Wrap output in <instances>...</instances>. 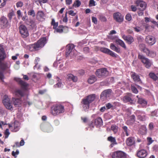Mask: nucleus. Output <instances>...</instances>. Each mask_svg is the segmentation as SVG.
<instances>
[{
  "instance_id": "f257e3e1",
  "label": "nucleus",
  "mask_w": 158,
  "mask_h": 158,
  "mask_svg": "<svg viewBox=\"0 0 158 158\" xmlns=\"http://www.w3.org/2000/svg\"><path fill=\"white\" fill-rule=\"evenodd\" d=\"M46 43V39L45 37L39 40L37 43L28 46L29 50L31 51L37 50L39 48L43 47Z\"/></svg>"
},
{
  "instance_id": "f03ea898",
  "label": "nucleus",
  "mask_w": 158,
  "mask_h": 158,
  "mask_svg": "<svg viewBox=\"0 0 158 158\" xmlns=\"http://www.w3.org/2000/svg\"><path fill=\"white\" fill-rule=\"evenodd\" d=\"M74 46L73 44H69L66 46V55L68 56L70 55L72 58H74L77 55V51L74 49Z\"/></svg>"
},
{
  "instance_id": "7ed1b4c3",
  "label": "nucleus",
  "mask_w": 158,
  "mask_h": 158,
  "mask_svg": "<svg viewBox=\"0 0 158 158\" xmlns=\"http://www.w3.org/2000/svg\"><path fill=\"white\" fill-rule=\"evenodd\" d=\"M2 103L5 107L7 109L11 111L13 110L12 104L10 98L7 95L4 96Z\"/></svg>"
},
{
  "instance_id": "20e7f679",
  "label": "nucleus",
  "mask_w": 158,
  "mask_h": 158,
  "mask_svg": "<svg viewBox=\"0 0 158 158\" xmlns=\"http://www.w3.org/2000/svg\"><path fill=\"white\" fill-rule=\"evenodd\" d=\"M64 111V107L61 105H57L54 106L52 109L51 113L54 116H56Z\"/></svg>"
},
{
  "instance_id": "39448f33",
  "label": "nucleus",
  "mask_w": 158,
  "mask_h": 158,
  "mask_svg": "<svg viewBox=\"0 0 158 158\" xmlns=\"http://www.w3.org/2000/svg\"><path fill=\"white\" fill-rule=\"evenodd\" d=\"M138 58L141 60L142 63L145 65V67L149 68L151 66L152 63L148 59L141 55H139Z\"/></svg>"
},
{
  "instance_id": "423d86ee",
  "label": "nucleus",
  "mask_w": 158,
  "mask_h": 158,
  "mask_svg": "<svg viewBox=\"0 0 158 158\" xmlns=\"http://www.w3.org/2000/svg\"><path fill=\"white\" fill-rule=\"evenodd\" d=\"M10 25L7 18L4 16L0 18V27L2 28L9 27Z\"/></svg>"
},
{
  "instance_id": "0eeeda50",
  "label": "nucleus",
  "mask_w": 158,
  "mask_h": 158,
  "mask_svg": "<svg viewBox=\"0 0 158 158\" xmlns=\"http://www.w3.org/2000/svg\"><path fill=\"white\" fill-rule=\"evenodd\" d=\"M108 74V71L106 68H103L97 69L96 72V75L98 77H106Z\"/></svg>"
},
{
  "instance_id": "6e6552de",
  "label": "nucleus",
  "mask_w": 158,
  "mask_h": 158,
  "mask_svg": "<svg viewBox=\"0 0 158 158\" xmlns=\"http://www.w3.org/2000/svg\"><path fill=\"white\" fill-rule=\"evenodd\" d=\"M19 32L23 37H26L29 35L28 31L26 26L24 25H21L19 28Z\"/></svg>"
},
{
  "instance_id": "1a4fd4ad",
  "label": "nucleus",
  "mask_w": 158,
  "mask_h": 158,
  "mask_svg": "<svg viewBox=\"0 0 158 158\" xmlns=\"http://www.w3.org/2000/svg\"><path fill=\"white\" fill-rule=\"evenodd\" d=\"M11 65V64L10 62L2 63L0 64L1 68L3 70L6 71L7 73L10 74V69Z\"/></svg>"
},
{
  "instance_id": "9d476101",
  "label": "nucleus",
  "mask_w": 158,
  "mask_h": 158,
  "mask_svg": "<svg viewBox=\"0 0 158 158\" xmlns=\"http://www.w3.org/2000/svg\"><path fill=\"white\" fill-rule=\"evenodd\" d=\"M112 158H126V154L121 151L114 152L112 153Z\"/></svg>"
},
{
  "instance_id": "9b49d317",
  "label": "nucleus",
  "mask_w": 158,
  "mask_h": 158,
  "mask_svg": "<svg viewBox=\"0 0 158 158\" xmlns=\"http://www.w3.org/2000/svg\"><path fill=\"white\" fill-rule=\"evenodd\" d=\"M135 114L136 115L138 119L140 121H144L146 119L145 113L143 111L137 110L135 112Z\"/></svg>"
},
{
  "instance_id": "f8f14e48",
  "label": "nucleus",
  "mask_w": 158,
  "mask_h": 158,
  "mask_svg": "<svg viewBox=\"0 0 158 158\" xmlns=\"http://www.w3.org/2000/svg\"><path fill=\"white\" fill-rule=\"evenodd\" d=\"M113 16L114 20L118 22H121L123 20V16L119 12L114 13Z\"/></svg>"
},
{
  "instance_id": "ddd939ff",
  "label": "nucleus",
  "mask_w": 158,
  "mask_h": 158,
  "mask_svg": "<svg viewBox=\"0 0 158 158\" xmlns=\"http://www.w3.org/2000/svg\"><path fill=\"white\" fill-rule=\"evenodd\" d=\"M146 41L149 45H152L156 42V40L155 38L151 35H148L146 38Z\"/></svg>"
},
{
  "instance_id": "4468645a",
  "label": "nucleus",
  "mask_w": 158,
  "mask_h": 158,
  "mask_svg": "<svg viewBox=\"0 0 158 158\" xmlns=\"http://www.w3.org/2000/svg\"><path fill=\"white\" fill-rule=\"evenodd\" d=\"M112 92V90L110 89H107L103 91L101 94V98L102 99H105L110 96Z\"/></svg>"
},
{
  "instance_id": "2eb2a0df",
  "label": "nucleus",
  "mask_w": 158,
  "mask_h": 158,
  "mask_svg": "<svg viewBox=\"0 0 158 158\" xmlns=\"http://www.w3.org/2000/svg\"><path fill=\"white\" fill-rule=\"evenodd\" d=\"M136 155L139 158H144L147 155L146 151L144 149L139 150L137 151Z\"/></svg>"
},
{
  "instance_id": "dca6fc26",
  "label": "nucleus",
  "mask_w": 158,
  "mask_h": 158,
  "mask_svg": "<svg viewBox=\"0 0 158 158\" xmlns=\"http://www.w3.org/2000/svg\"><path fill=\"white\" fill-rule=\"evenodd\" d=\"M100 50L101 52L109 54L112 56L115 57L116 56V54L114 52L107 48H100Z\"/></svg>"
},
{
  "instance_id": "f3484780",
  "label": "nucleus",
  "mask_w": 158,
  "mask_h": 158,
  "mask_svg": "<svg viewBox=\"0 0 158 158\" xmlns=\"http://www.w3.org/2000/svg\"><path fill=\"white\" fill-rule=\"evenodd\" d=\"M81 103L83 105V107L84 110H86L89 108V104L90 103L86 98L82 99Z\"/></svg>"
},
{
  "instance_id": "a211bd4d",
  "label": "nucleus",
  "mask_w": 158,
  "mask_h": 158,
  "mask_svg": "<svg viewBox=\"0 0 158 158\" xmlns=\"http://www.w3.org/2000/svg\"><path fill=\"white\" fill-rule=\"evenodd\" d=\"M132 94H131L129 93L124 97L123 98V101L125 103L130 102V103H132Z\"/></svg>"
},
{
  "instance_id": "6ab92c4d",
  "label": "nucleus",
  "mask_w": 158,
  "mask_h": 158,
  "mask_svg": "<svg viewBox=\"0 0 158 158\" xmlns=\"http://www.w3.org/2000/svg\"><path fill=\"white\" fill-rule=\"evenodd\" d=\"M122 38L129 44H131L134 41L133 38L130 35H123L122 36Z\"/></svg>"
},
{
  "instance_id": "aec40b11",
  "label": "nucleus",
  "mask_w": 158,
  "mask_h": 158,
  "mask_svg": "<svg viewBox=\"0 0 158 158\" xmlns=\"http://www.w3.org/2000/svg\"><path fill=\"white\" fill-rule=\"evenodd\" d=\"M15 80L21 85L22 88L24 89H26L27 84L25 82L22 81L20 78L17 77L15 78Z\"/></svg>"
},
{
  "instance_id": "412c9836",
  "label": "nucleus",
  "mask_w": 158,
  "mask_h": 158,
  "mask_svg": "<svg viewBox=\"0 0 158 158\" xmlns=\"http://www.w3.org/2000/svg\"><path fill=\"white\" fill-rule=\"evenodd\" d=\"M45 16L42 11H39L37 15V19L40 21H44L45 19Z\"/></svg>"
},
{
  "instance_id": "4be33fe9",
  "label": "nucleus",
  "mask_w": 158,
  "mask_h": 158,
  "mask_svg": "<svg viewBox=\"0 0 158 158\" xmlns=\"http://www.w3.org/2000/svg\"><path fill=\"white\" fill-rule=\"evenodd\" d=\"M135 4L138 6H140L144 10L145 8V3L144 1L141 0H138L135 2Z\"/></svg>"
},
{
  "instance_id": "5701e85b",
  "label": "nucleus",
  "mask_w": 158,
  "mask_h": 158,
  "mask_svg": "<svg viewBox=\"0 0 158 158\" xmlns=\"http://www.w3.org/2000/svg\"><path fill=\"white\" fill-rule=\"evenodd\" d=\"M20 124L19 123L18 121H15L13 126L11 127H10V128L13 127L14 128V129L12 130V131L13 132H15L18 131L19 129V126Z\"/></svg>"
},
{
  "instance_id": "b1692460",
  "label": "nucleus",
  "mask_w": 158,
  "mask_h": 158,
  "mask_svg": "<svg viewBox=\"0 0 158 158\" xmlns=\"http://www.w3.org/2000/svg\"><path fill=\"white\" fill-rule=\"evenodd\" d=\"M56 79L57 81V83L54 85L53 87L54 88H62L63 86V84L62 83L61 79L58 77H56Z\"/></svg>"
},
{
  "instance_id": "393cba45",
  "label": "nucleus",
  "mask_w": 158,
  "mask_h": 158,
  "mask_svg": "<svg viewBox=\"0 0 158 158\" xmlns=\"http://www.w3.org/2000/svg\"><path fill=\"white\" fill-rule=\"evenodd\" d=\"M12 101L13 102L14 106L15 107H19L22 103L20 100L14 98H12Z\"/></svg>"
},
{
  "instance_id": "a878e982",
  "label": "nucleus",
  "mask_w": 158,
  "mask_h": 158,
  "mask_svg": "<svg viewBox=\"0 0 158 158\" xmlns=\"http://www.w3.org/2000/svg\"><path fill=\"white\" fill-rule=\"evenodd\" d=\"M139 133L141 135H145L147 133V129L144 125H142L140 127Z\"/></svg>"
},
{
  "instance_id": "bb28decb",
  "label": "nucleus",
  "mask_w": 158,
  "mask_h": 158,
  "mask_svg": "<svg viewBox=\"0 0 158 158\" xmlns=\"http://www.w3.org/2000/svg\"><path fill=\"white\" fill-rule=\"evenodd\" d=\"M115 41L116 43L119 45L121 46L124 49H126V46L125 44V43L123 41L120 39L117 38L115 40Z\"/></svg>"
},
{
  "instance_id": "cd10ccee",
  "label": "nucleus",
  "mask_w": 158,
  "mask_h": 158,
  "mask_svg": "<svg viewBox=\"0 0 158 158\" xmlns=\"http://www.w3.org/2000/svg\"><path fill=\"white\" fill-rule=\"evenodd\" d=\"M126 142L128 146H131L135 143L134 139L133 137H129L127 139Z\"/></svg>"
},
{
  "instance_id": "c85d7f7f",
  "label": "nucleus",
  "mask_w": 158,
  "mask_h": 158,
  "mask_svg": "<svg viewBox=\"0 0 158 158\" xmlns=\"http://www.w3.org/2000/svg\"><path fill=\"white\" fill-rule=\"evenodd\" d=\"M139 47L148 56V54H149L150 52V51L148 48H146L145 45L144 44H141L139 45Z\"/></svg>"
},
{
  "instance_id": "c756f323",
  "label": "nucleus",
  "mask_w": 158,
  "mask_h": 158,
  "mask_svg": "<svg viewBox=\"0 0 158 158\" xmlns=\"http://www.w3.org/2000/svg\"><path fill=\"white\" fill-rule=\"evenodd\" d=\"M131 76L135 82H138L140 81L139 76L135 73H132Z\"/></svg>"
},
{
  "instance_id": "7c9ffc66",
  "label": "nucleus",
  "mask_w": 158,
  "mask_h": 158,
  "mask_svg": "<svg viewBox=\"0 0 158 158\" xmlns=\"http://www.w3.org/2000/svg\"><path fill=\"white\" fill-rule=\"evenodd\" d=\"M110 48L112 50L115 51L117 53L120 52V49L119 48L116 47L114 44L113 43H111L110 44Z\"/></svg>"
},
{
  "instance_id": "2f4dec72",
  "label": "nucleus",
  "mask_w": 158,
  "mask_h": 158,
  "mask_svg": "<svg viewBox=\"0 0 158 158\" xmlns=\"http://www.w3.org/2000/svg\"><path fill=\"white\" fill-rule=\"evenodd\" d=\"M135 120V116L134 115H132L129 117V119L127 121V123L128 124H133Z\"/></svg>"
},
{
  "instance_id": "473e14b6",
  "label": "nucleus",
  "mask_w": 158,
  "mask_h": 158,
  "mask_svg": "<svg viewBox=\"0 0 158 158\" xmlns=\"http://www.w3.org/2000/svg\"><path fill=\"white\" fill-rule=\"evenodd\" d=\"M94 123L97 127H99L102 124V121L100 118H98L95 119L94 121Z\"/></svg>"
},
{
  "instance_id": "72a5a7b5",
  "label": "nucleus",
  "mask_w": 158,
  "mask_h": 158,
  "mask_svg": "<svg viewBox=\"0 0 158 158\" xmlns=\"http://www.w3.org/2000/svg\"><path fill=\"white\" fill-rule=\"evenodd\" d=\"M108 140L112 143L110 145V147H112L114 145L116 144H117L115 138L112 136H110L108 137Z\"/></svg>"
},
{
  "instance_id": "f704fd0d",
  "label": "nucleus",
  "mask_w": 158,
  "mask_h": 158,
  "mask_svg": "<svg viewBox=\"0 0 158 158\" xmlns=\"http://www.w3.org/2000/svg\"><path fill=\"white\" fill-rule=\"evenodd\" d=\"M138 102L139 104H141L143 107L145 106L147 104V101L142 98H139Z\"/></svg>"
},
{
  "instance_id": "c9c22d12",
  "label": "nucleus",
  "mask_w": 158,
  "mask_h": 158,
  "mask_svg": "<svg viewBox=\"0 0 158 158\" xmlns=\"http://www.w3.org/2000/svg\"><path fill=\"white\" fill-rule=\"evenodd\" d=\"M22 20L23 21H25L26 24L31 25L34 23V21L33 20H31L29 22H28V19L27 16V15H24L22 17Z\"/></svg>"
},
{
  "instance_id": "e433bc0d",
  "label": "nucleus",
  "mask_w": 158,
  "mask_h": 158,
  "mask_svg": "<svg viewBox=\"0 0 158 158\" xmlns=\"http://www.w3.org/2000/svg\"><path fill=\"white\" fill-rule=\"evenodd\" d=\"M14 94L18 97H22L24 95V93L20 90L16 89L15 91Z\"/></svg>"
},
{
  "instance_id": "4c0bfd02",
  "label": "nucleus",
  "mask_w": 158,
  "mask_h": 158,
  "mask_svg": "<svg viewBox=\"0 0 158 158\" xmlns=\"http://www.w3.org/2000/svg\"><path fill=\"white\" fill-rule=\"evenodd\" d=\"M96 81V78L94 75L90 76L88 79V81L89 84H92Z\"/></svg>"
},
{
  "instance_id": "58836bf2",
  "label": "nucleus",
  "mask_w": 158,
  "mask_h": 158,
  "mask_svg": "<svg viewBox=\"0 0 158 158\" xmlns=\"http://www.w3.org/2000/svg\"><path fill=\"white\" fill-rule=\"evenodd\" d=\"M5 56V52L2 46L0 45V59H4Z\"/></svg>"
},
{
  "instance_id": "ea45409f",
  "label": "nucleus",
  "mask_w": 158,
  "mask_h": 158,
  "mask_svg": "<svg viewBox=\"0 0 158 158\" xmlns=\"http://www.w3.org/2000/svg\"><path fill=\"white\" fill-rule=\"evenodd\" d=\"M149 76L154 81L157 80L158 77L157 73L155 74L154 73H149Z\"/></svg>"
},
{
  "instance_id": "a19ab883",
  "label": "nucleus",
  "mask_w": 158,
  "mask_h": 158,
  "mask_svg": "<svg viewBox=\"0 0 158 158\" xmlns=\"http://www.w3.org/2000/svg\"><path fill=\"white\" fill-rule=\"evenodd\" d=\"M68 78L69 79H71L74 82H76L77 80V77L74 76L71 74H69L68 75Z\"/></svg>"
},
{
  "instance_id": "79ce46f5",
  "label": "nucleus",
  "mask_w": 158,
  "mask_h": 158,
  "mask_svg": "<svg viewBox=\"0 0 158 158\" xmlns=\"http://www.w3.org/2000/svg\"><path fill=\"white\" fill-rule=\"evenodd\" d=\"M87 100L90 103L93 102L95 98V94H93L88 96V97H86Z\"/></svg>"
},
{
  "instance_id": "37998d69",
  "label": "nucleus",
  "mask_w": 158,
  "mask_h": 158,
  "mask_svg": "<svg viewBox=\"0 0 158 158\" xmlns=\"http://www.w3.org/2000/svg\"><path fill=\"white\" fill-rule=\"evenodd\" d=\"M123 132L127 136H128L129 135V130L128 129L127 127L126 126H123L122 127Z\"/></svg>"
},
{
  "instance_id": "c03bdc74",
  "label": "nucleus",
  "mask_w": 158,
  "mask_h": 158,
  "mask_svg": "<svg viewBox=\"0 0 158 158\" xmlns=\"http://www.w3.org/2000/svg\"><path fill=\"white\" fill-rule=\"evenodd\" d=\"M81 5V2L79 0L75 1L73 4V6H75L76 8L78 7Z\"/></svg>"
},
{
  "instance_id": "a18cd8bd",
  "label": "nucleus",
  "mask_w": 158,
  "mask_h": 158,
  "mask_svg": "<svg viewBox=\"0 0 158 158\" xmlns=\"http://www.w3.org/2000/svg\"><path fill=\"white\" fill-rule=\"evenodd\" d=\"M64 28V27H63L62 26H60L58 27L56 29L54 32L56 31L57 32L59 33H62L63 31V29Z\"/></svg>"
},
{
  "instance_id": "49530a36",
  "label": "nucleus",
  "mask_w": 158,
  "mask_h": 158,
  "mask_svg": "<svg viewBox=\"0 0 158 158\" xmlns=\"http://www.w3.org/2000/svg\"><path fill=\"white\" fill-rule=\"evenodd\" d=\"M51 24L53 26V28L54 29H56V28L58 26V23L55 22V20L54 19H52L51 22Z\"/></svg>"
},
{
  "instance_id": "de8ad7c7",
  "label": "nucleus",
  "mask_w": 158,
  "mask_h": 158,
  "mask_svg": "<svg viewBox=\"0 0 158 158\" xmlns=\"http://www.w3.org/2000/svg\"><path fill=\"white\" fill-rule=\"evenodd\" d=\"M118 127L116 125H112L111 127V130L114 133H116L118 131Z\"/></svg>"
},
{
  "instance_id": "09e8293b",
  "label": "nucleus",
  "mask_w": 158,
  "mask_h": 158,
  "mask_svg": "<svg viewBox=\"0 0 158 158\" xmlns=\"http://www.w3.org/2000/svg\"><path fill=\"white\" fill-rule=\"evenodd\" d=\"M28 15H31L33 17H34L35 16V13L34 10H29L28 12Z\"/></svg>"
},
{
  "instance_id": "8fccbe9b",
  "label": "nucleus",
  "mask_w": 158,
  "mask_h": 158,
  "mask_svg": "<svg viewBox=\"0 0 158 158\" xmlns=\"http://www.w3.org/2000/svg\"><path fill=\"white\" fill-rule=\"evenodd\" d=\"M96 2L94 0H90L89 1V6L92 7L96 6Z\"/></svg>"
},
{
  "instance_id": "3c124183",
  "label": "nucleus",
  "mask_w": 158,
  "mask_h": 158,
  "mask_svg": "<svg viewBox=\"0 0 158 158\" xmlns=\"http://www.w3.org/2000/svg\"><path fill=\"white\" fill-rule=\"evenodd\" d=\"M131 88L132 92L134 93L135 94H137L138 93V91L137 88L134 86L131 85Z\"/></svg>"
},
{
  "instance_id": "603ef678",
  "label": "nucleus",
  "mask_w": 158,
  "mask_h": 158,
  "mask_svg": "<svg viewBox=\"0 0 158 158\" xmlns=\"http://www.w3.org/2000/svg\"><path fill=\"white\" fill-rule=\"evenodd\" d=\"M40 59L38 57H37L35 58V65L34 67V69H35V68L36 67L38 64V62L40 61Z\"/></svg>"
},
{
  "instance_id": "864d4df0",
  "label": "nucleus",
  "mask_w": 158,
  "mask_h": 158,
  "mask_svg": "<svg viewBox=\"0 0 158 158\" xmlns=\"http://www.w3.org/2000/svg\"><path fill=\"white\" fill-rule=\"evenodd\" d=\"M156 54L155 52L153 51H150V53L148 54V56L152 57H154L156 56Z\"/></svg>"
},
{
  "instance_id": "5fc2aeb1",
  "label": "nucleus",
  "mask_w": 158,
  "mask_h": 158,
  "mask_svg": "<svg viewBox=\"0 0 158 158\" xmlns=\"http://www.w3.org/2000/svg\"><path fill=\"white\" fill-rule=\"evenodd\" d=\"M125 18L127 20L129 21L131 20L132 17L130 14H128L126 15Z\"/></svg>"
},
{
  "instance_id": "6e6d98bb",
  "label": "nucleus",
  "mask_w": 158,
  "mask_h": 158,
  "mask_svg": "<svg viewBox=\"0 0 158 158\" xmlns=\"http://www.w3.org/2000/svg\"><path fill=\"white\" fill-rule=\"evenodd\" d=\"M19 153V152L18 150H17L16 152H15L13 151L12 152V155L13 156H15V157H16L17 155H18Z\"/></svg>"
},
{
  "instance_id": "4d7b16f0",
  "label": "nucleus",
  "mask_w": 158,
  "mask_h": 158,
  "mask_svg": "<svg viewBox=\"0 0 158 158\" xmlns=\"http://www.w3.org/2000/svg\"><path fill=\"white\" fill-rule=\"evenodd\" d=\"M99 19L102 22H105L106 21V19L105 17L103 15L100 16Z\"/></svg>"
},
{
  "instance_id": "13d9d810",
  "label": "nucleus",
  "mask_w": 158,
  "mask_h": 158,
  "mask_svg": "<svg viewBox=\"0 0 158 158\" xmlns=\"http://www.w3.org/2000/svg\"><path fill=\"white\" fill-rule=\"evenodd\" d=\"M157 113V110H155L151 112V116L152 117L156 116Z\"/></svg>"
},
{
  "instance_id": "bf43d9fd",
  "label": "nucleus",
  "mask_w": 158,
  "mask_h": 158,
  "mask_svg": "<svg viewBox=\"0 0 158 158\" xmlns=\"http://www.w3.org/2000/svg\"><path fill=\"white\" fill-rule=\"evenodd\" d=\"M148 127L149 130H152L154 128V124L152 123H150L148 125Z\"/></svg>"
},
{
  "instance_id": "052dcab7",
  "label": "nucleus",
  "mask_w": 158,
  "mask_h": 158,
  "mask_svg": "<svg viewBox=\"0 0 158 158\" xmlns=\"http://www.w3.org/2000/svg\"><path fill=\"white\" fill-rule=\"evenodd\" d=\"M14 15V13L13 11H12L10 13H9L8 15V18L10 19H11L12 18V16Z\"/></svg>"
},
{
  "instance_id": "680f3d73",
  "label": "nucleus",
  "mask_w": 158,
  "mask_h": 158,
  "mask_svg": "<svg viewBox=\"0 0 158 158\" xmlns=\"http://www.w3.org/2000/svg\"><path fill=\"white\" fill-rule=\"evenodd\" d=\"M17 14L18 17L19 19L20 17H22V15L20 10H18L17 12Z\"/></svg>"
},
{
  "instance_id": "e2e57ef3",
  "label": "nucleus",
  "mask_w": 158,
  "mask_h": 158,
  "mask_svg": "<svg viewBox=\"0 0 158 158\" xmlns=\"http://www.w3.org/2000/svg\"><path fill=\"white\" fill-rule=\"evenodd\" d=\"M134 29L135 31L137 32H139L141 30V28L140 27L138 26L134 27Z\"/></svg>"
},
{
  "instance_id": "0e129e2a",
  "label": "nucleus",
  "mask_w": 158,
  "mask_h": 158,
  "mask_svg": "<svg viewBox=\"0 0 158 158\" xmlns=\"http://www.w3.org/2000/svg\"><path fill=\"white\" fill-rule=\"evenodd\" d=\"M4 78V77L3 74V73L1 72L0 71V79L1 80V81L3 82V79Z\"/></svg>"
},
{
  "instance_id": "69168bd1",
  "label": "nucleus",
  "mask_w": 158,
  "mask_h": 158,
  "mask_svg": "<svg viewBox=\"0 0 158 158\" xmlns=\"http://www.w3.org/2000/svg\"><path fill=\"white\" fill-rule=\"evenodd\" d=\"M23 6V3L21 2H19L16 3V6L17 7H21Z\"/></svg>"
},
{
  "instance_id": "338daca9",
  "label": "nucleus",
  "mask_w": 158,
  "mask_h": 158,
  "mask_svg": "<svg viewBox=\"0 0 158 158\" xmlns=\"http://www.w3.org/2000/svg\"><path fill=\"white\" fill-rule=\"evenodd\" d=\"M113 106V105L111 104L108 103L106 104V107L107 109H109Z\"/></svg>"
},
{
  "instance_id": "774afa93",
  "label": "nucleus",
  "mask_w": 158,
  "mask_h": 158,
  "mask_svg": "<svg viewBox=\"0 0 158 158\" xmlns=\"http://www.w3.org/2000/svg\"><path fill=\"white\" fill-rule=\"evenodd\" d=\"M92 20L93 22L94 23L96 24L97 23V20L96 18L94 17H92Z\"/></svg>"
}]
</instances>
